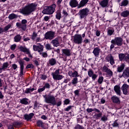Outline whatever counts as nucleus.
I'll list each match as a JSON object with an SVG mask.
<instances>
[{
  "label": "nucleus",
  "instance_id": "obj_1",
  "mask_svg": "<svg viewBox=\"0 0 129 129\" xmlns=\"http://www.w3.org/2000/svg\"><path fill=\"white\" fill-rule=\"evenodd\" d=\"M37 8V5L35 3H31L25 6L23 8L20 9V11H19L20 14H22L25 16H30L33 12H35Z\"/></svg>",
  "mask_w": 129,
  "mask_h": 129
},
{
  "label": "nucleus",
  "instance_id": "obj_2",
  "mask_svg": "<svg viewBox=\"0 0 129 129\" xmlns=\"http://www.w3.org/2000/svg\"><path fill=\"white\" fill-rule=\"evenodd\" d=\"M88 2H89V0H81L79 4L77 0H71L69 5L72 8H77V7H78V9H81V8H83Z\"/></svg>",
  "mask_w": 129,
  "mask_h": 129
},
{
  "label": "nucleus",
  "instance_id": "obj_3",
  "mask_svg": "<svg viewBox=\"0 0 129 129\" xmlns=\"http://www.w3.org/2000/svg\"><path fill=\"white\" fill-rule=\"evenodd\" d=\"M56 4H53L50 6H45L42 11L43 15H53L55 13Z\"/></svg>",
  "mask_w": 129,
  "mask_h": 129
},
{
  "label": "nucleus",
  "instance_id": "obj_4",
  "mask_svg": "<svg viewBox=\"0 0 129 129\" xmlns=\"http://www.w3.org/2000/svg\"><path fill=\"white\" fill-rule=\"evenodd\" d=\"M43 97L45 99V102H46V103L52 104L53 106H54V105L55 104V101H56V99L55 98L54 96H52L50 94H46L43 95Z\"/></svg>",
  "mask_w": 129,
  "mask_h": 129
},
{
  "label": "nucleus",
  "instance_id": "obj_5",
  "mask_svg": "<svg viewBox=\"0 0 129 129\" xmlns=\"http://www.w3.org/2000/svg\"><path fill=\"white\" fill-rule=\"evenodd\" d=\"M89 13V9L87 8H84L79 11L78 13V16H79L80 19H84L88 16V13Z\"/></svg>",
  "mask_w": 129,
  "mask_h": 129
},
{
  "label": "nucleus",
  "instance_id": "obj_6",
  "mask_svg": "<svg viewBox=\"0 0 129 129\" xmlns=\"http://www.w3.org/2000/svg\"><path fill=\"white\" fill-rule=\"evenodd\" d=\"M27 23H28L27 20L23 19L21 23L17 22L16 23V27L18 29H21L22 31H26L27 30Z\"/></svg>",
  "mask_w": 129,
  "mask_h": 129
},
{
  "label": "nucleus",
  "instance_id": "obj_7",
  "mask_svg": "<svg viewBox=\"0 0 129 129\" xmlns=\"http://www.w3.org/2000/svg\"><path fill=\"white\" fill-rule=\"evenodd\" d=\"M60 69L56 70L55 72L52 73L51 75L54 80H61L63 79L64 76L60 75Z\"/></svg>",
  "mask_w": 129,
  "mask_h": 129
},
{
  "label": "nucleus",
  "instance_id": "obj_8",
  "mask_svg": "<svg viewBox=\"0 0 129 129\" xmlns=\"http://www.w3.org/2000/svg\"><path fill=\"white\" fill-rule=\"evenodd\" d=\"M114 43L116 45V46H118V47H121L123 44V39L122 37L120 36L115 37L114 39H112Z\"/></svg>",
  "mask_w": 129,
  "mask_h": 129
},
{
  "label": "nucleus",
  "instance_id": "obj_9",
  "mask_svg": "<svg viewBox=\"0 0 129 129\" xmlns=\"http://www.w3.org/2000/svg\"><path fill=\"white\" fill-rule=\"evenodd\" d=\"M73 41L75 44H77L78 45L82 44V41H83L82 39V35H81V34H75L74 36Z\"/></svg>",
  "mask_w": 129,
  "mask_h": 129
},
{
  "label": "nucleus",
  "instance_id": "obj_10",
  "mask_svg": "<svg viewBox=\"0 0 129 129\" xmlns=\"http://www.w3.org/2000/svg\"><path fill=\"white\" fill-rule=\"evenodd\" d=\"M55 32L49 31L45 33L44 39L46 40H53L55 38Z\"/></svg>",
  "mask_w": 129,
  "mask_h": 129
},
{
  "label": "nucleus",
  "instance_id": "obj_11",
  "mask_svg": "<svg viewBox=\"0 0 129 129\" xmlns=\"http://www.w3.org/2000/svg\"><path fill=\"white\" fill-rule=\"evenodd\" d=\"M88 75L89 77H91L92 81H95L98 77V75L94 74V72L92 69H89L88 72Z\"/></svg>",
  "mask_w": 129,
  "mask_h": 129
},
{
  "label": "nucleus",
  "instance_id": "obj_12",
  "mask_svg": "<svg viewBox=\"0 0 129 129\" xmlns=\"http://www.w3.org/2000/svg\"><path fill=\"white\" fill-rule=\"evenodd\" d=\"M38 45H33V50L34 51L38 52H43L44 51V46L41 44V43H37Z\"/></svg>",
  "mask_w": 129,
  "mask_h": 129
},
{
  "label": "nucleus",
  "instance_id": "obj_13",
  "mask_svg": "<svg viewBox=\"0 0 129 129\" xmlns=\"http://www.w3.org/2000/svg\"><path fill=\"white\" fill-rule=\"evenodd\" d=\"M111 100H112V102L114 104H116L117 105H119L121 103L120 98L116 95L112 96L111 97Z\"/></svg>",
  "mask_w": 129,
  "mask_h": 129
},
{
  "label": "nucleus",
  "instance_id": "obj_14",
  "mask_svg": "<svg viewBox=\"0 0 129 129\" xmlns=\"http://www.w3.org/2000/svg\"><path fill=\"white\" fill-rule=\"evenodd\" d=\"M18 63L20 66V77L21 76H23L24 75V69L25 68V67L24 66L25 63L24 61H23L22 59H20V60L18 61Z\"/></svg>",
  "mask_w": 129,
  "mask_h": 129
},
{
  "label": "nucleus",
  "instance_id": "obj_15",
  "mask_svg": "<svg viewBox=\"0 0 129 129\" xmlns=\"http://www.w3.org/2000/svg\"><path fill=\"white\" fill-rule=\"evenodd\" d=\"M35 114L34 113H30L29 114H25L23 116V119L26 120V121H31Z\"/></svg>",
  "mask_w": 129,
  "mask_h": 129
},
{
  "label": "nucleus",
  "instance_id": "obj_16",
  "mask_svg": "<svg viewBox=\"0 0 129 129\" xmlns=\"http://www.w3.org/2000/svg\"><path fill=\"white\" fill-rule=\"evenodd\" d=\"M105 60L106 62H110V64H111V65H114V64H115L114 58L111 55V54L107 55L105 57Z\"/></svg>",
  "mask_w": 129,
  "mask_h": 129
},
{
  "label": "nucleus",
  "instance_id": "obj_17",
  "mask_svg": "<svg viewBox=\"0 0 129 129\" xmlns=\"http://www.w3.org/2000/svg\"><path fill=\"white\" fill-rule=\"evenodd\" d=\"M128 87V85L126 84H123L121 86V89L122 91L123 94H124V95H127V93H128V92H127Z\"/></svg>",
  "mask_w": 129,
  "mask_h": 129
},
{
  "label": "nucleus",
  "instance_id": "obj_18",
  "mask_svg": "<svg viewBox=\"0 0 129 129\" xmlns=\"http://www.w3.org/2000/svg\"><path fill=\"white\" fill-rule=\"evenodd\" d=\"M12 124L15 128H21L23 126V122L17 120L13 122Z\"/></svg>",
  "mask_w": 129,
  "mask_h": 129
},
{
  "label": "nucleus",
  "instance_id": "obj_19",
  "mask_svg": "<svg viewBox=\"0 0 129 129\" xmlns=\"http://www.w3.org/2000/svg\"><path fill=\"white\" fill-rule=\"evenodd\" d=\"M100 51H101L100 48L97 47L94 48L92 53L94 55L95 57H99V54H100Z\"/></svg>",
  "mask_w": 129,
  "mask_h": 129
},
{
  "label": "nucleus",
  "instance_id": "obj_20",
  "mask_svg": "<svg viewBox=\"0 0 129 129\" xmlns=\"http://www.w3.org/2000/svg\"><path fill=\"white\" fill-rule=\"evenodd\" d=\"M124 68H125V64H124V63H121L120 66H117L116 71L118 73H121V72H123Z\"/></svg>",
  "mask_w": 129,
  "mask_h": 129
},
{
  "label": "nucleus",
  "instance_id": "obj_21",
  "mask_svg": "<svg viewBox=\"0 0 129 129\" xmlns=\"http://www.w3.org/2000/svg\"><path fill=\"white\" fill-rule=\"evenodd\" d=\"M109 0H102L99 2V5L101 8H108V7Z\"/></svg>",
  "mask_w": 129,
  "mask_h": 129
},
{
  "label": "nucleus",
  "instance_id": "obj_22",
  "mask_svg": "<svg viewBox=\"0 0 129 129\" xmlns=\"http://www.w3.org/2000/svg\"><path fill=\"white\" fill-rule=\"evenodd\" d=\"M30 102L31 101L27 98H22L20 99V103H21V104H24V105H28L30 104Z\"/></svg>",
  "mask_w": 129,
  "mask_h": 129
},
{
  "label": "nucleus",
  "instance_id": "obj_23",
  "mask_svg": "<svg viewBox=\"0 0 129 129\" xmlns=\"http://www.w3.org/2000/svg\"><path fill=\"white\" fill-rule=\"evenodd\" d=\"M51 43L52 44L53 47H59L60 46V42H59V38L58 37L52 40Z\"/></svg>",
  "mask_w": 129,
  "mask_h": 129
},
{
  "label": "nucleus",
  "instance_id": "obj_24",
  "mask_svg": "<svg viewBox=\"0 0 129 129\" xmlns=\"http://www.w3.org/2000/svg\"><path fill=\"white\" fill-rule=\"evenodd\" d=\"M114 91H115L117 95H118L119 96H121V93L120 92V87L119 85L114 86Z\"/></svg>",
  "mask_w": 129,
  "mask_h": 129
},
{
  "label": "nucleus",
  "instance_id": "obj_25",
  "mask_svg": "<svg viewBox=\"0 0 129 129\" xmlns=\"http://www.w3.org/2000/svg\"><path fill=\"white\" fill-rule=\"evenodd\" d=\"M62 54L69 57V56H71V49H69L68 48L67 49H62Z\"/></svg>",
  "mask_w": 129,
  "mask_h": 129
},
{
  "label": "nucleus",
  "instance_id": "obj_26",
  "mask_svg": "<svg viewBox=\"0 0 129 129\" xmlns=\"http://www.w3.org/2000/svg\"><path fill=\"white\" fill-rule=\"evenodd\" d=\"M123 75L124 76V78L126 79L129 78V68L127 67L123 71Z\"/></svg>",
  "mask_w": 129,
  "mask_h": 129
},
{
  "label": "nucleus",
  "instance_id": "obj_27",
  "mask_svg": "<svg viewBox=\"0 0 129 129\" xmlns=\"http://www.w3.org/2000/svg\"><path fill=\"white\" fill-rule=\"evenodd\" d=\"M21 17V16L17 15L15 13L11 14L8 16V19L10 21H12L13 20H15V19H18V17Z\"/></svg>",
  "mask_w": 129,
  "mask_h": 129
},
{
  "label": "nucleus",
  "instance_id": "obj_28",
  "mask_svg": "<svg viewBox=\"0 0 129 129\" xmlns=\"http://www.w3.org/2000/svg\"><path fill=\"white\" fill-rule=\"evenodd\" d=\"M129 5V1L128 0H122L120 4H119V6L120 7H127Z\"/></svg>",
  "mask_w": 129,
  "mask_h": 129
},
{
  "label": "nucleus",
  "instance_id": "obj_29",
  "mask_svg": "<svg viewBox=\"0 0 129 129\" xmlns=\"http://www.w3.org/2000/svg\"><path fill=\"white\" fill-rule=\"evenodd\" d=\"M121 17L123 18H127L129 16V10H125L120 13Z\"/></svg>",
  "mask_w": 129,
  "mask_h": 129
},
{
  "label": "nucleus",
  "instance_id": "obj_30",
  "mask_svg": "<svg viewBox=\"0 0 129 129\" xmlns=\"http://www.w3.org/2000/svg\"><path fill=\"white\" fill-rule=\"evenodd\" d=\"M48 62L50 66H54V65H56L57 64V60L54 58L49 59Z\"/></svg>",
  "mask_w": 129,
  "mask_h": 129
},
{
  "label": "nucleus",
  "instance_id": "obj_31",
  "mask_svg": "<svg viewBox=\"0 0 129 129\" xmlns=\"http://www.w3.org/2000/svg\"><path fill=\"white\" fill-rule=\"evenodd\" d=\"M14 42L16 43H19V42H20L21 40H22V36H21L20 34H17L14 37Z\"/></svg>",
  "mask_w": 129,
  "mask_h": 129
},
{
  "label": "nucleus",
  "instance_id": "obj_32",
  "mask_svg": "<svg viewBox=\"0 0 129 129\" xmlns=\"http://www.w3.org/2000/svg\"><path fill=\"white\" fill-rule=\"evenodd\" d=\"M61 10H58L56 12L55 19H56V20H61Z\"/></svg>",
  "mask_w": 129,
  "mask_h": 129
},
{
  "label": "nucleus",
  "instance_id": "obj_33",
  "mask_svg": "<svg viewBox=\"0 0 129 129\" xmlns=\"http://www.w3.org/2000/svg\"><path fill=\"white\" fill-rule=\"evenodd\" d=\"M86 111L87 112H88V113H90V112H92V111H95L96 112H100V110L96 108H94V109L88 108L86 109Z\"/></svg>",
  "mask_w": 129,
  "mask_h": 129
},
{
  "label": "nucleus",
  "instance_id": "obj_34",
  "mask_svg": "<svg viewBox=\"0 0 129 129\" xmlns=\"http://www.w3.org/2000/svg\"><path fill=\"white\" fill-rule=\"evenodd\" d=\"M34 90H37V89H35V88H26L25 91V93H26V94H29V93H31V92H33Z\"/></svg>",
  "mask_w": 129,
  "mask_h": 129
},
{
  "label": "nucleus",
  "instance_id": "obj_35",
  "mask_svg": "<svg viewBox=\"0 0 129 129\" xmlns=\"http://www.w3.org/2000/svg\"><path fill=\"white\" fill-rule=\"evenodd\" d=\"M36 124L38 127H42V128H44L45 126L44 125V122L42 120H38L36 122Z\"/></svg>",
  "mask_w": 129,
  "mask_h": 129
},
{
  "label": "nucleus",
  "instance_id": "obj_36",
  "mask_svg": "<svg viewBox=\"0 0 129 129\" xmlns=\"http://www.w3.org/2000/svg\"><path fill=\"white\" fill-rule=\"evenodd\" d=\"M19 50L21 52H23L24 53H27V51L29 50V48H27V47H24L23 46H20L19 47Z\"/></svg>",
  "mask_w": 129,
  "mask_h": 129
},
{
  "label": "nucleus",
  "instance_id": "obj_37",
  "mask_svg": "<svg viewBox=\"0 0 129 129\" xmlns=\"http://www.w3.org/2000/svg\"><path fill=\"white\" fill-rule=\"evenodd\" d=\"M118 58H119V61H120L121 62H122V61H123V59L125 58V54H124V53H119Z\"/></svg>",
  "mask_w": 129,
  "mask_h": 129
},
{
  "label": "nucleus",
  "instance_id": "obj_38",
  "mask_svg": "<svg viewBox=\"0 0 129 129\" xmlns=\"http://www.w3.org/2000/svg\"><path fill=\"white\" fill-rule=\"evenodd\" d=\"M9 66H10L9 62H4L3 64V66H2V67L1 68V69H2V70L3 71H5V70H6V69H7V68H8L9 67Z\"/></svg>",
  "mask_w": 129,
  "mask_h": 129
},
{
  "label": "nucleus",
  "instance_id": "obj_39",
  "mask_svg": "<svg viewBox=\"0 0 129 129\" xmlns=\"http://www.w3.org/2000/svg\"><path fill=\"white\" fill-rule=\"evenodd\" d=\"M79 81H78V78H74L72 80V84L73 85H74L75 86H76V84L78 83Z\"/></svg>",
  "mask_w": 129,
  "mask_h": 129
},
{
  "label": "nucleus",
  "instance_id": "obj_40",
  "mask_svg": "<svg viewBox=\"0 0 129 129\" xmlns=\"http://www.w3.org/2000/svg\"><path fill=\"white\" fill-rule=\"evenodd\" d=\"M113 33H114V29H113V28H112V29H108L107 30V35L108 36H112Z\"/></svg>",
  "mask_w": 129,
  "mask_h": 129
},
{
  "label": "nucleus",
  "instance_id": "obj_41",
  "mask_svg": "<svg viewBox=\"0 0 129 129\" xmlns=\"http://www.w3.org/2000/svg\"><path fill=\"white\" fill-rule=\"evenodd\" d=\"M104 79V78L102 76H99L98 79V83L99 84H102V82H103V80Z\"/></svg>",
  "mask_w": 129,
  "mask_h": 129
},
{
  "label": "nucleus",
  "instance_id": "obj_42",
  "mask_svg": "<svg viewBox=\"0 0 129 129\" xmlns=\"http://www.w3.org/2000/svg\"><path fill=\"white\" fill-rule=\"evenodd\" d=\"M113 127H118L119 124L117 122V120H115L114 122L112 124Z\"/></svg>",
  "mask_w": 129,
  "mask_h": 129
},
{
  "label": "nucleus",
  "instance_id": "obj_43",
  "mask_svg": "<svg viewBox=\"0 0 129 129\" xmlns=\"http://www.w3.org/2000/svg\"><path fill=\"white\" fill-rule=\"evenodd\" d=\"M34 68H35V67L33 63L28 64L26 67V69H34Z\"/></svg>",
  "mask_w": 129,
  "mask_h": 129
},
{
  "label": "nucleus",
  "instance_id": "obj_44",
  "mask_svg": "<svg viewBox=\"0 0 129 129\" xmlns=\"http://www.w3.org/2000/svg\"><path fill=\"white\" fill-rule=\"evenodd\" d=\"M107 116H106V115H103L101 118V119L100 120L101 121H103V122H105L106 121H107Z\"/></svg>",
  "mask_w": 129,
  "mask_h": 129
},
{
  "label": "nucleus",
  "instance_id": "obj_45",
  "mask_svg": "<svg viewBox=\"0 0 129 129\" xmlns=\"http://www.w3.org/2000/svg\"><path fill=\"white\" fill-rule=\"evenodd\" d=\"M106 73L108 74L109 77H112L113 76V73L110 70V69H109Z\"/></svg>",
  "mask_w": 129,
  "mask_h": 129
},
{
  "label": "nucleus",
  "instance_id": "obj_46",
  "mask_svg": "<svg viewBox=\"0 0 129 129\" xmlns=\"http://www.w3.org/2000/svg\"><path fill=\"white\" fill-rule=\"evenodd\" d=\"M12 27V25L9 24L7 26H5L3 29V33L5 32H7L9 31V29H10Z\"/></svg>",
  "mask_w": 129,
  "mask_h": 129
},
{
  "label": "nucleus",
  "instance_id": "obj_47",
  "mask_svg": "<svg viewBox=\"0 0 129 129\" xmlns=\"http://www.w3.org/2000/svg\"><path fill=\"white\" fill-rule=\"evenodd\" d=\"M39 54L41 55V56L43 57V58H47L48 57V54L47 53V52H39Z\"/></svg>",
  "mask_w": 129,
  "mask_h": 129
},
{
  "label": "nucleus",
  "instance_id": "obj_48",
  "mask_svg": "<svg viewBox=\"0 0 129 129\" xmlns=\"http://www.w3.org/2000/svg\"><path fill=\"white\" fill-rule=\"evenodd\" d=\"M111 44L110 46V50L111 51V50H112V49H113V48H114V46H116V45L115 44V43H114L112 40H111Z\"/></svg>",
  "mask_w": 129,
  "mask_h": 129
},
{
  "label": "nucleus",
  "instance_id": "obj_49",
  "mask_svg": "<svg viewBox=\"0 0 129 129\" xmlns=\"http://www.w3.org/2000/svg\"><path fill=\"white\" fill-rule=\"evenodd\" d=\"M55 104H54V106L56 105V106L58 107V106H61V105H62V101L60 100L57 102L56 101H55Z\"/></svg>",
  "mask_w": 129,
  "mask_h": 129
},
{
  "label": "nucleus",
  "instance_id": "obj_50",
  "mask_svg": "<svg viewBox=\"0 0 129 129\" xmlns=\"http://www.w3.org/2000/svg\"><path fill=\"white\" fill-rule=\"evenodd\" d=\"M75 129H84V127L79 124H78L75 126Z\"/></svg>",
  "mask_w": 129,
  "mask_h": 129
},
{
  "label": "nucleus",
  "instance_id": "obj_51",
  "mask_svg": "<svg viewBox=\"0 0 129 129\" xmlns=\"http://www.w3.org/2000/svg\"><path fill=\"white\" fill-rule=\"evenodd\" d=\"M62 14L63 17H64L65 18H66V17H67L69 15L68 13L67 12V11L65 10L64 9L62 10Z\"/></svg>",
  "mask_w": 129,
  "mask_h": 129
},
{
  "label": "nucleus",
  "instance_id": "obj_52",
  "mask_svg": "<svg viewBox=\"0 0 129 129\" xmlns=\"http://www.w3.org/2000/svg\"><path fill=\"white\" fill-rule=\"evenodd\" d=\"M70 103V100L69 99H66L63 101V105H68Z\"/></svg>",
  "mask_w": 129,
  "mask_h": 129
},
{
  "label": "nucleus",
  "instance_id": "obj_53",
  "mask_svg": "<svg viewBox=\"0 0 129 129\" xmlns=\"http://www.w3.org/2000/svg\"><path fill=\"white\" fill-rule=\"evenodd\" d=\"M79 75H78V72L77 71H75L74 73H73V77H75V78H76L77 77H79Z\"/></svg>",
  "mask_w": 129,
  "mask_h": 129
},
{
  "label": "nucleus",
  "instance_id": "obj_54",
  "mask_svg": "<svg viewBox=\"0 0 129 129\" xmlns=\"http://www.w3.org/2000/svg\"><path fill=\"white\" fill-rule=\"evenodd\" d=\"M50 87V84H49L48 83H46L45 84H44V85L43 86V88L44 89H46V88L47 89H49Z\"/></svg>",
  "mask_w": 129,
  "mask_h": 129
},
{
  "label": "nucleus",
  "instance_id": "obj_55",
  "mask_svg": "<svg viewBox=\"0 0 129 129\" xmlns=\"http://www.w3.org/2000/svg\"><path fill=\"white\" fill-rule=\"evenodd\" d=\"M45 48L46 50H52V48L51 47V45L49 43H47L45 45Z\"/></svg>",
  "mask_w": 129,
  "mask_h": 129
},
{
  "label": "nucleus",
  "instance_id": "obj_56",
  "mask_svg": "<svg viewBox=\"0 0 129 129\" xmlns=\"http://www.w3.org/2000/svg\"><path fill=\"white\" fill-rule=\"evenodd\" d=\"M16 47H17V45L16 44H14L11 46L10 49L11 50H12V51H15V50H16Z\"/></svg>",
  "mask_w": 129,
  "mask_h": 129
},
{
  "label": "nucleus",
  "instance_id": "obj_57",
  "mask_svg": "<svg viewBox=\"0 0 129 129\" xmlns=\"http://www.w3.org/2000/svg\"><path fill=\"white\" fill-rule=\"evenodd\" d=\"M37 33H36V32H34L32 34V35L31 36V39L32 40H35V39H36V37H37Z\"/></svg>",
  "mask_w": 129,
  "mask_h": 129
},
{
  "label": "nucleus",
  "instance_id": "obj_58",
  "mask_svg": "<svg viewBox=\"0 0 129 129\" xmlns=\"http://www.w3.org/2000/svg\"><path fill=\"white\" fill-rule=\"evenodd\" d=\"M102 113L101 112H98V114L96 115L97 118H99V117H102Z\"/></svg>",
  "mask_w": 129,
  "mask_h": 129
},
{
  "label": "nucleus",
  "instance_id": "obj_59",
  "mask_svg": "<svg viewBox=\"0 0 129 129\" xmlns=\"http://www.w3.org/2000/svg\"><path fill=\"white\" fill-rule=\"evenodd\" d=\"M103 71L106 73L110 69H108L106 66H104L102 68Z\"/></svg>",
  "mask_w": 129,
  "mask_h": 129
},
{
  "label": "nucleus",
  "instance_id": "obj_60",
  "mask_svg": "<svg viewBox=\"0 0 129 129\" xmlns=\"http://www.w3.org/2000/svg\"><path fill=\"white\" fill-rule=\"evenodd\" d=\"M38 106H39V103L35 101L34 103V108H38Z\"/></svg>",
  "mask_w": 129,
  "mask_h": 129
},
{
  "label": "nucleus",
  "instance_id": "obj_61",
  "mask_svg": "<svg viewBox=\"0 0 129 129\" xmlns=\"http://www.w3.org/2000/svg\"><path fill=\"white\" fill-rule=\"evenodd\" d=\"M79 92H80V91H79V90H76L74 91V94H75V96H79Z\"/></svg>",
  "mask_w": 129,
  "mask_h": 129
},
{
  "label": "nucleus",
  "instance_id": "obj_62",
  "mask_svg": "<svg viewBox=\"0 0 129 129\" xmlns=\"http://www.w3.org/2000/svg\"><path fill=\"white\" fill-rule=\"evenodd\" d=\"M44 90L45 89L43 87L42 88H38L37 91L38 93H41V92H43V91H44Z\"/></svg>",
  "mask_w": 129,
  "mask_h": 129
},
{
  "label": "nucleus",
  "instance_id": "obj_63",
  "mask_svg": "<svg viewBox=\"0 0 129 129\" xmlns=\"http://www.w3.org/2000/svg\"><path fill=\"white\" fill-rule=\"evenodd\" d=\"M27 55H28V57L29 58H33V55L31 54V51H30V49L26 52Z\"/></svg>",
  "mask_w": 129,
  "mask_h": 129
},
{
  "label": "nucleus",
  "instance_id": "obj_64",
  "mask_svg": "<svg viewBox=\"0 0 129 129\" xmlns=\"http://www.w3.org/2000/svg\"><path fill=\"white\" fill-rule=\"evenodd\" d=\"M124 60L125 62H129V54H127V55H125Z\"/></svg>",
  "mask_w": 129,
  "mask_h": 129
}]
</instances>
